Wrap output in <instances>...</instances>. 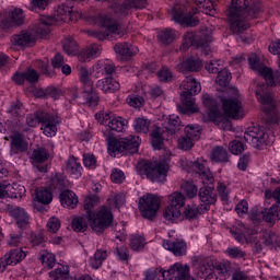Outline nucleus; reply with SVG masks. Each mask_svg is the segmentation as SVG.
Segmentation results:
<instances>
[{
    "mask_svg": "<svg viewBox=\"0 0 280 280\" xmlns=\"http://www.w3.org/2000/svg\"><path fill=\"white\" fill-rule=\"evenodd\" d=\"M145 246V238L140 235H131L130 237V247L132 250H141Z\"/></svg>",
    "mask_w": 280,
    "mask_h": 280,
    "instance_id": "52",
    "label": "nucleus"
},
{
    "mask_svg": "<svg viewBox=\"0 0 280 280\" xmlns=\"http://www.w3.org/2000/svg\"><path fill=\"white\" fill-rule=\"evenodd\" d=\"M11 43L14 47H34L36 45V35L22 31L20 34L11 37Z\"/></svg>",
    "mask_w": 280,
    "mask_h": 280,
    "instance_id": "20",
    "label": "nucleus"
},
{
    "mask_svg": "<svg viewBox=\"0 0 280 280\" xmlns=\"http://www.w3.org/2000/svg\"><path fill=\"white\" fill-rule=\"evenodd\" d=\"M57 14L58 16H63L61 18V21H78V16H80V13L77 11H73V8L67 5V4H60L57 8Z\"/></svg>",
    "mask_w": 280,
    "mask_h": 280,
    "instance_id": "33",
    "label": "nucleus"
},
{
    "mask_svg": "<svg viewBox=\"0 0 280 280\" xmlns=\"http://www.w3.org/2000/svg\"><path fill=\"white\" fill-rule=\"evenodd\" d=\"M60 202L67 209H75L78 207V196L71 190H62L60 194Z\"/></svg>",
    "mask_w": 280,
    "mask_h": 280,
    "instance_id": "31",
    "label": "nucleus"
},
{
    "mask_svg": "<svg viewBox=\"0 0 280 280\" xmlns=\"http://www.w3.org/2000/svg\"><path fill=\"white\" fill-rule=\"evenodd\" d=\"M210 161L212 163H229V151L222 145L214 147L210 153Z\"/></svg>",
    "mask_w": 280,
    "mask_h": 280,
    "instance_id": "29",
    "label": "nucleus"
},
{
    "mask_svg": "<svg viewBox=\"0 0 280 280\" xmlns=\"http://www.w3.org/2000/svg\"><path fill=\"white\" fill-rule=\"evenodd\" d=\"M265 89L266 85H258L256 89V97L261 104L262 113L270 115V113H275V108H277V101H275V95L268 91H265Z\"/></svg>",
    "mask_w": 280,
    "mask_h": 280,
    "instance_id": "14",
    "label": "nucleus"
},
{
    "mask_svg": "<svg viewBox=\"0 0 280 280\" xmlns=\"http://www.w3.org/2000/svg\"><path fill=\"white\" fill-rule=\"evenodd\" d=\"M135 130L136 132H143L144 135L148 133L150 130V120L148 118H137L135 120Z\"/></svg>",
    "mask_w": 280,
    "mask_h": 280,
    "instance_id": "44",
    "label": "nucleus"
},
{
    "mask_svg": "<svg viewBox=\"0 0 280 280\" xmlns=\"http://www.w3.org/2000/svg\"><path fill=\"white\" fill-rule=\"evenodd\" d=\"M229 150L232 154H242L244 152V143L238 140H233L229 143Z\"/></svg>",
    "mask_w": 280,
    "mask_h": 280,
    "instance_id": "58",
    "label": "nucleus"
},
{
    "mask_svg": "<svg viewBox=\"0 0 280 280\" xmlns=\"http://www.w3.org/2000/svg\"><path fill=\"white\" fill-rule=\"evenodd\" d=\"M182 86L184 91L182 92V105H177L178 113L182 115H194L198 113L199 108L196 105L194 95H198L202 91V86L191 77H187L183 81Z\"/></svg>",
    "mask_w": 280,
    "mask_h": 280,
    "instance_id": "4",
    "label": "nucleus"
},
{
    "mask_svg": "<svg viewBox=\"0 0 280 280\" xmlns=\"http://www.w3.org/2000/svg\"><path fill=\"white\" fill-rule=\"evenodd\" d=\"M49 277L52 280H67L69 279V270H65V267H60L50 271Z\"/></svg>",
    "mask_w": 280,
    "mask_h": 280,
    "instance_id": "49",
    "label": "nucleus"
},
{
    "mask_svg": "<svg viewBox=\"0 0 280 280\" xmlns=\"http://www.w3.org/2000/svg\"><path fill=\"white\" fill-rule=\"evenodd\" d=\"M166 250H170L175 257H183L187 253V244L183 241H165L163 244Z\"/></svg>",
    "mask_w": 280,
    "mask_h": 280,
    "instance_id": "28",
    "label": "nucleus"
},
{
    "mask_svg": "<svg viewBox=\"0 0 280 280\" xmlns=\"http://www.w3.org/2000/svg\"><path fill=\"white\" fill-rule=\"evenodd\" d=\"M40 261L46 268H54L56 265V256L54 254H49V252H43L40 255Z\"/></svg>",
    "mask_w": 280,
    "mask_h": 280,
    "instance_id": "50",
    "label": "nucleus"
},
{
    "mask_svg": "<svg viewBox=\"0 0 280 280\" xmlns=\"http://www.w3.org/2000/svg\"><path fill=\"white\" fill-rule=\"evenodd\" d=\"M244 140L247 143H250L253 148H261V145H266V132L264 129L258 127L248 128L247 131L244 133Z\"/></svg>",
    "mask_w": 280,
    "mask_h": 280,
    "instance_id": "17",
    "label": "nucleus"
},
{
    "mask_svg": "<svg viewBox=\"0 0 280 280\" xmlns=\"http://www.w3.org/2000/svg\"><path fill=\"white\" fill-rule=\"evenodd\" d=\"M151 143L154 148V150H163V136L161 133V131H159V129H154L151 132Z\"/></svg>",
    "mask_w": 280,
    "mask_h": 280,
    "instance_id": "46",
    "label": "nucleus"
},
{
    "mask_svg": "<svg viewBox=\"0 0 280 280\" xmlns=\"http://www.w3.org/2000/svg\"><path fill=\"white\" fill-rule=\"evenodd\" d=\"M71 229L75 233H84L89 229V221L85 217H77L71 222Z\"/></svg>",
    "mask_w": 280,
    "mask_h": 280,
    "instance_id": "38",
    "label": "nucleus"
},
{
    "mask_svg": "<svg viewBox=\"0 0 280 280\" xmlns=\"http://www.w3.org/2000/svg\"><path fill=\"white\" fill-rule=\"evenodd\" d=\"M98 21L102 27H106L109 34H119V30H121V26H119V23L115 22V20H113L110 16L106 14H101L98 16Z\"/></svg>",
    "mask_w": 280,
    "mask_h": 280,
    "instance_id": "32",
    "label": "nucleus"
},
{
    "mask_svg": "<svg viewBox=\"0 0 280 280\" xmlns=\"http://www.w3.org/2000/svg\"><path fill=\"white\" fill-rule=\"evenodd\" d=\"M48 230L50 233H58L60 229V220L56 217H51L47 223Z\"/></svg>",
    "mask_w": 280,
    "mask_h": 280,
    "instance_id": "64",
    "label": "nucleus"
},
{
    "mask_svg": "<svg viewBox=\"0 0 280 280\" xmlns=\"http://www.w3.org/2000/svg\"><path fill=\"white\" fill-rule=\"evenodd\" d=\"M51 25H56V18L43 15L36 26L35 33L39 38H45L51 32Z\"/></svg>",
    "mask_w": 280,
    "mask_h": 280,
    "instance_id": "23",
    "label": "nucleus"
},
{
    "mask_svg": "<svg viewBox=\"0 0 280 280\" xmlns=\"http://www.w3.org/2000/svg\"><path fill=\"white\" fill-rule=\"evenodd\" d=\"M163 269L162 268H158V269H149L144 272V280H154L158 279L159 280H163Z\"/></svg>",
    "mask_w": 280,
    "mask_h": 280,
    "instance_id": "54",
    "label": "nucleus"
},
{
    "mask_svg": "<svg viewBox=\"0 0 280 280\" xmlns=\"http://www.w3.org/2000/svg\"><path fill=\"white\" fill-rule=\"evenodd\" d=\"M259 237L262 241V244L269 248H277V246H280L279 236L272 231L262 230L259 233Z\"/></svg>",
    "mask_w": 280,
    "mask_h": 280,
    "instance_id": "30",
    "label": "nucleus"
},
{
    "mask_svg": "<svg viewBox=\"0 0 280 280\" xmlns=\"http://www.w3.org/2000/svg\"><path fill=\"white\" fill-rule=\"evenodd\" d=\"M50 187L51 189H58L59 191H62L65 187H67V180H65V176L60 174H56L51 179H50Z\"/></svg>",
    "mask_w": 280,
    "mask_h": 280,
    "instance_id": "45",
    "label": "nucleus"
},
{
    "mask_svg": "<svg viewBox=\"0 0 280 280\" xmlns=\"http://www.w3.org/2000/svg\"><path fill=\"white\" fill-rule=\"evenodd\" d=\"M205 69L206 71H208V73H220L222 70V66H220V60H210L208 62H206L205 65Z\"/></svg>",
    "mask_w": 280,
    "mask_h": 280,
    "instance_id": "53",
    "label": "nucleus"
},
{
    "mask_svg": "<svg viewBox=\"0 0 280 280\" xmlns=\"http://www.w3.org/2000/svg\"><path fill=\"white\" fill-rule=\"evenodd\" d=\"M26 124L31 128H36L38 124H42V130L46 137H56L58 132V124H60V118L54 114H49L43 109H38L33 115L26 117Z\"/></svg>",
    "mask_w": 280,
    "mask_h": 280,
    "instance_id": "5",
    "label": "nucleus"
},
{
    "mask_svg": "<svg viewBox=\"0 0 280 280\" xmlns=\"http://www.w3.org/2000/svg\"><path fill=\"white\" fill-rule=\"evenodd\" d=\"M97 89H101L104 93H115L116 91H119L121 89V85L117 80L105 77L104 79H101L96 82Z\"/></svg>",
    "mask_w": 280,
    "mask_h": 280,
    "instance_id": "27",
    "label": "nucleus"
},
{
    "mask_svg": "<svg viewBox=\"0 0 280 280\" xmlns=\"http://www.w3.org/2000/svg\"><path fill=\"white\" fill-rule=\"evenodd\" d=\"M261 218L265 222H268L269 224H275V222H278V220H280L279 205L275 203L270 208H265L259 212L250 213V220H253V222H259Z\"/></svg>",
    "mask_w": 280,
    "mask_h": 280,
    "instance_id": "15",
    "label": "nucleus"
},
{
    "mask_svg": "<svg viewBox=\"0 0 280 280\" xmlns=\"http://www.w3.org/2000/svg\"><path fill=\"white\" fill-rule=\"evenodd\" d=\"M110 178L113 183L121 184L126 180V175L121 171L114 168Z\"/></svg>",
    "mask_w": 280,
    "mask_h": 280,
    "instance_id": "63",
    "label": "nucleus"
},
{
    "mask_svg": "<svg viewBox=\"0 0 280 280\" xmlns=\"http://www.w3.org/2000/svg\"><path fill=\"white\" fill-rule=\"evenodd\" d=\"M66 170L69 174H74L75 176H78L81 174L82 166L74 156H71L67 161Z\"/></svg>",
    "mask_w": 280,
    "mask_h": 280,
    "instance_id": "41",
    "label": "nucleus"
},
{
    "mask_svg": "<svg viewBox=\"0 0 280 280\" xmlns=\"http://www.w3.org/2000/svg\"><path fill=\"white\" fill-rule=\"evenodd\" d=\"M161 208V200L154 195H147L139 200V211L145 220H154Z\"/></svg>",
    "mask_w": 280,
    "mask_h": 280,
    "instance_id": "12",
    "label": "nucleus"
},
{
    "mask_svg": "<svg viewBox=\"0 0 280 280\" xmlns=\"http://www.w3.org/2000/svg\"><path fill=\"white\" fill-rule=\"evenodd\" d=\"M97 196L93 195L84 200V210L86 211L88 219L90 221V226L95 233H104L110 224H113V212L106 207H102L94 214L91 212L93 207L98 202Z\"/></svg>",
    "mask_w": 280,
    "mask_h": 280,
    "instance_id": "3",
    "label": "nucleus"
},
{
    "mask_svg": "<svg viewBox=\"0 0 280 280\" xmlns=\"http://www.w3.org/2000/svg\"><path fill=\"white\" fill-rule=\"evenodd\" d=\"M170 205L163 211V218L168 222H175L180 215V209L185 207V195L183 192H173L168 197Z\"/></svg>",
    "mask_w": 280,
    "mask_h": 280,
    "instance_id": "11",
    "label": "nucleus"
},
{
    "mask_svg": "<svg viewBox=\"0 0 280 280\" xmlns=\"http://www.w3.org/2000/svg\"><path fill=\"white\" fill-rule=\"evenodd\" d=\"M240 93L235 88H229L225 90L220 101L224 115L232 119H242V102H240Z\"/></svg>",
    "mask_w": 280,
    "mask_h": 280,
    "instance_id": "8",
    "label": "nucleus"
},
{
    "mask_svg": "<svg viewBox=\"0 0 280 280\" xmlns=\"http://www.w3.org/2000/svg\"><path fill=\"white\" fill-rule=\"evenodd\" d=\"M202 104L206 108H208V116H202L201 121L203 124H207L209 121H212V124H215L217 126H220L222 124V128H231V121H229V118L222 114V110H220V106L218 105V101L213 98L210 94H203L202 95Z\"/></svg>",
    "mask_w": 280,
    "mask_h": 280,
    "instance_id": "6",
    "label": "nucleus"
},
{
    "mask_svg": "<svg viewBox=\"0 0 280 280\" xmlns=\"http://www.w3.org/2000/svg\"><path fill=\"white\" fill-rule=\"evenodd\" d=\"M148 0H125L121 4H114V12L118 16H128L130 10H143Z\"/></svg>",
    "mask_w": 280,
    "mask_h": 280,
    "instance_id": "16",
    "label": "nucleus"
},
{
    "mask_svg": "<svg viewBox=\"0 0 280 280\" xmlns=\"http://www.w3.org/2000/svg\"><path fill=\"white\" fill-rule=\"evenodd\" d=\"M248 65L253 71H257L259 75H261L267 82V86H277V81L275 80V74H272V70L261 61H259V56L257 54H252L248 57Z\"/></svg>",
    "mask_w": 280,
    "mask_h": 280,
    "instance_id": "13",
    "label": "nucleus"
},
{
    "mask_svg": "<svg viewBox=\"0 0 280 280\" xmlns=\"http://www.w3.org/2000/svg\"><path fill=\"white\" fill-rule=\"evenodd\" d=\"M231 233L233 235V237L236 240V242H240V244H248V243H253L255 242V237H247L244 232H242L241 230L236 229V230H231Z\"/></svg>",
    "mask_w": 280,
    "mask_h": 280,
    "instance_id": "51",
    "label": "nucleus"
},
{
    "mask_svg": "<svg viewBox=\"0 0 280 280\" xmlns=\"http://www.w3.org/2000/svg\"><path fill=\"white\" fill-rule=\"evenodd\" d=\"M190 167L192 172L199 174V178H201L203 185H207L199 189L198 198L200 202H203V205H206L202 206L205 211H208L209 205H215V202H218V195L215 194V188L213 187V183L215 179L213 178V174L211 173L209 167H207V165L202 162H191Z\"/></svg>",
    "mask_w": 280,
    "mask_h": 280,
    "instance_id": "2",
    "label": "nucleus"
},
{
    "mask_svg": "<svg viewBox=\"0 0 280 280\" xmlns=\"http://www.w3.org/2000/svg\"><path fill=\"white\" fill-rule=\"evenodd\" d=\"M23 73L25 82H30L31 84L38 82V72H36V70L28 68Z\"/></svg>",
    "mask_w": 280,
    "mask_h": 280,
    "instance_id": "55",
    "label": "nucleus"
},
{
    "mask_svg": "<svg viewBox=\"0 0 280 280\" xmlns=\"http://www.w3.org/2000/svg\"><path fill=\"white\" fill-rule=\"evenodd\" d=\"M114 51H116L118 56H122V58H126L127 60L129 58H132V56L137 54V51H135V48H132V45L126 42L116 44L114 46Z\"/></svg>",
    "mask_w": 280,
    "mask_h": 280,
    "instance_id": "34",
    "label": "nucleus"
},
{
    "mask_svg": "<svg viewBox=\"0 0 280 280\" xmlns=\"http://www.w3.org/2000/svg\"><path fill=\"white\" fill-rule=\"evenodd\" d=\"M183 128V121H180V117L178 116H170L167 126L165 127V130L168 135H175Z\"/></svg>",
    "mask_w": 280,
    "mask_h": 280,
    "instance_id": "35",
    "label": "nucleus"
},
{
    "mask_svg": "<svg viewBox=\"0 0 280 280\" xmlns=\"http://www.w3.org/2000/svg\"><path fill=\"white\" fill-rule=\"evenodd\" d=\"M33 163H45L49 159V151L43 147L35 149L31 155Z\"/></svg>",
    "mask_w": 280,
    "mask_h": 280,
    "instance_id": "39",
    "label": "nucleus"
},
{
    "mask_svg": "<svg viewBox=\"0 0 280 280\" xmlns=\"http://www.w3.org/2000/svg\"><path fill=\"white\" fill-rule=\"evenodd\" d=\"M1 25L3 30H10V27H14V25H23V10L14 9L11 11L9 18L2 20Z\"/></svg>",
    "mask_w": 280,
    "mask_h": 280,
    "instance_id": "25",
    "label": "nucleus"
},
{
    "mask_svg": "<svg viewBox=\"0 0 280 280\" xmlns=\"http://www.w3.org/2000/svg\"><path fill=\"white\" fill-rule=\"evenodd\" d=\"M172 20L175 21V23H179V25H187V27H196L200 23V20L194 18V15H185L182 9L173 10Z\"/></svg>",
    "mask_w": 280,
    "mask_h": 280,
    "instance_id": "21",
    "label": "nucleus"
},
{
    "mask_svg": "<svg viewBox=\"0 0 280 280\" xmlns=\"http://www.w3.org/2000/svg\"><path fill=\"white\" fill-rule=\"evenodd\" d=\"M158 38L163 45H171V43H174L176 35L174 34V31L166 28L159 33Z\"/></svg>",
    "mask_w": 280,
    "mask_h": 280,
    "instance_id": "43",
    "label": "nucleus"
},
{
    "mask_svg": "<svg viewBox=\"0 0 280 280\" xmlns=\"http://www.w3.org/2000/svg\"><path fill=\"white\" fill-rule=\"evenodd\" d=\"M35 198H36L37 202H39L40 205H49V202H51V200H54L51 191H49L48 189L37 190Z\"/></svg>",
    "mask_w": 280,
    "mask_h": 280,
    "instance_id": "42",
    "label": "nucleus"
},
{
    "mask_svg": "<svg viewBox=\"0 0 280 280\" xmlns=\"http://www.w3.org/2000/svg\"><path fill=\"white\" fill-rule=\"evenodd\" d=\"M195 261L198 264L197 276L201 278V280H211L213 279V262L211 258L205 256L195 257Z\"/></svg>",
    "mask_w": 280,
    "mask_h": 280,
    "instance_id": "18",
    "label": "nucleus"
},
{
    "mask_svg": "<svg viewBox=\"0 0 280 280\" xmlns=\"http://www.w3.org/2000/svg\"><path fill=\"white\" fill-rule=\"evenodd\" d=\"M182 73H194L202 69V60L196 57H189L177 66Z\"/></svg>",
    "mask_w": 280,
    "mask_h": 280,
    "instance_id": "22",
    "label": "nucleus"
},
{
    "mask_svg": "<svg viewBox=\"0 0 280 280\" xmlns=\"http://www.w3.org/2000/svg\"><path fill=\"white\" fill-rule=\"evenodd\" d=\"M8 210L9 215L16 220V224L20 229H25V225L30 224V217L27 215V212H25V209L19 206H11Z\"/></svg>",
    "mask_w": 280,
    "mask_h": 280,
    "instance_id": "24",
    "label": "nucleus"
},
{
    "mask_svg": "<svg viewBox=\"0 0 280 280\" xmlns=\"http://www.w3.org/2000/svg\"><path fill=\"white\" fill-rule=\"evenodd\" d=\"M194 148V140L187 135L178 139L179 150H191Z\"/></svg>",
    "mask_w": 280,
    "mask_h": 280,
    "instance_id": "57",
    "label": "nucleus"
},
{
    "mask_svg": "<svg viewBox=\"0 0 280 280\" xmlns=\"http://www.w3.org/2000/svg\"><path fill=\"white\" fill-rule=\"evenodd\" d=\"M215 269L220 272V275H222L223 277H231V272H232V267H231V262L226 261V262H219L215 266Z\"/></svg>",
    "mask_w": 280,
    "mask_h": 280,
    "instance_id": "59",
    "label": "nucleus"
},
{
    "mask_svg": "<svg viewBox=\"0 0 280 280\" xmlns=\"http://www.w3.org/2000/svg\"><path fill=\"white\" fill-rule=\"evenodd\" d=\"M184 191L188 198H196L198 196V186L192 183H187L185 185Z\"/></svg>",
    "mask_w": 280,
    "mask_h": 280,
    "instance_id": "62",
    "label": "nucleus"
},
{
    "mask_svg": "<svg viewBox=\"0 0 280 280\" xmlns=\"http://www.w3.org/2000/svg\"><path fill=\"white\" fill-rule=\"evenodd\" d=\"M62 47H63V51L68 56H78V51H80V48L78 47V42H75L73 37H67L63 40Z\"/></svg>",
    "mask_w": 280,
    "mask_h": 280,
    "instance_id": "36",
    "label": "nucleus"
},
{
    "mask_svg": "<svg viewBox=\"0 0 280 280\" xmlns=\"http://www.w3.org/2000/svg\"><path fill=\"white\" fill-rule=\"evenodd\" d=\"M84 100L90 106H97V102H100V96L97 95V93H95V91L85 92Z\"/></svg>",
    "mask_w": 280,
    "mask_h": 280,
    "instance_id": "60",
    "label": "nucleus"
},
{
    "mask_svg": "<svg viewBox=\"0 0 280 280\" xmlns=\"http://www.w3.org/2000/svg\"><path fill=\"white\" fill-rule=\"evenodd\" d=\"M225 253L229 257H232V259H242L243 257H246V252L242 250L240 247H229Z\"/></svg>",
    "mask_w": 280,
    "mask_h": 280,
    "instance_id": "56",
    "label": "nucleus"
},
{
    "mask_svg": "<svg viewBox=\"0 0 280 280\" xmlns=\"http://www.w3.org/2000/svg\"><path fill=\"white\" fill-rule=\"evenodd\" d=\"M109 130H114L115 132H122L124 126H126V120H121V117L113 118L107 122Z\"/></svg>",
    "mask_w": 280,
    "mask_h": 280,
    "instance_id": "48",
    "label": "nucleus"
},
{
    "mask_svg": "<svg viewBox=\"0 0 280 280\" xmlns=\"http://www.w3.org/2000/svg\"><path fill=\"white\" fill-rule=\"evenodd\" d=\"M261 11L259 3H254L248 7V0H232L229 8L228 21L230 23V30L233 34H244L246 30L250 27V19H257V14Z\"/></svg>",
    "mask_w": 280,
    "mask_h": 280,
    "instance_id": "1",
    "label": "nucleus"
},
{
    "mask_svg": "<svg viewBox=\"0 0 280 280\" xmlns=\"http://www.w3.org/2000/svg\"><path fill=\"white\" fill-rule=\"evenodd\" d=\"M27 256L21 248L11 249L2 260H0V272H3L7 266H16Z\"/></svg>",
    "mask_w": 280,
    "mask_h": 280,
    "instance_id": "19",
    "label": "nucleus"
},
{
    "mask_svg": "<svg viewBox=\"0 0 280 280\" xmlns=\"http://www.w3.org/2000/svg\"><path fill=\"white\" fill-rule=\"evenodd\" d=\"M11 139V150L14 154H19V152H27L28 143L25 141V138L21 132H13L10 136Z\"/></svg>",
    "mask_w": 280,
    "mask_h": 280,
    "instance_id": "26",
    "label": "nucleus"
},
{
    "mask_svg": "<svg viewBox=\"0 0 280 280\" xmlns=\"http://www.w3.org/2000/svg\"><path fill=\"white\" fill-rule=\"evenodd\" d=\"M205 208L202 206H187L184 211L186 220H196L201 213H203Z\"/></svg>",
    "mask_w": 280,
    "mask_h": 280,
    "instance_id": "37",
    "label": "nucleus"
},
{
    "mask_svg": "<svg viewBox=\"0 0 280 280\" xmlns=\"http://www.w3.org/2000/svg\"><path fill=\"white\" fill-rule=\"evenodd\" d=\"M185 132L186 136L195 141H198V139H200V130L198 129V127L196 128L194 126H187L185 127Z\"/></svg>",
    "mask_w": 280,
    "mask_h": 280,
    "instance_id": "61",
    "label": "nucleus"
},
{
    "mask_svg": "<svg viewBox=\"0 0 280 280\" xmlns=\"http://www.w3.org/2000/svg\"><path fill=\"white\" fill-rule=\"evenodd\" d=\"M140 172L152 183H165L167 178V165L164 163L145 162L140 164Z\"/></svg>",
    "mask_w": 280,
    "mask_h": 280,
    "instance_id": "10",
    "label": "nucleus"
},
{
    "mask_svg": "<svg viewBox=\"0 0 280 280\" xmlns=\"http://www.w3.org/2000/svg\"><path fill=\"white\" fill-rule=\"evenodd\" d=\"M107 150L109 156L114 158L117 154H137L139 152V137L109 139Z\"/></svg>",
    "mask_w": 280,
    "mask_h": 280,
    "instance_id": "9",
    "label": "nucleus"
},
{
    "mask_svg": "<svg viewBox=\"0 0 280 280\" xmlns=\"http://www.w3.org/2000/svg\"><path fill=\"white\" fill-rule=\"evenodd\" d=\"M213 43V34L211 31H202L199 35H194V33H187L184 35V42L182 43L180 50L187 51L189 47H197L201 49L203 56H209L211 54V48L209 45Z\"/></svg>",
    "mask_w": 280,
    "mask_h": 280,
    "instance_id": "7",
    "label": "nucleus"
},
{
    "mask_svg": "<svg viewBox=\"0 0 280 280\" xmlns=\"http://www.w3.org/2000/svg\"><path fill=\"white\" fill-rule=\"evenodd\" d=\"M231 79H232L231 72H229V70L226 69H223L218 73L217 84H219V86L226 88V85L231 82Z\"/></svg>",
    "mask_w": 280,
    "mask_h": 280,
    "instance_id": "47",
    "label": "nucleus"
},
{
    "mask_svg": "<svg viewBox=\"0 0 280 280\" xmlns=\"http://www.w3.org/2000/svg\"><path fill=\"white\" fill-rule=\"evenodd\" d=\"M106 257H108L106 250L97 249L94 257L90 259V266H92L94 270H97V268L104 264V259H106Z\"/></svg>",
    "mask_w": 280,
    "mask_h": 280,
    "instance_id": "40",
    "label": "nucleus"
}]
</instances>
